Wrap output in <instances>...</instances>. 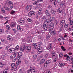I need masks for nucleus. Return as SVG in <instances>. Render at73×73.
I'll list each match as a JSON object with an SVG mask.
<instances>
[{
	"mask_svg": "<svg viewBox=\"0 0 73 73\" xmlns=\"http://www.w3.org/2000/svg\"><path fill=\"white\" fill-rule=\"evenodd\" d=\"M50 38L49 35L48 34L46 36V38L47 40H49Z\"/></svg>",
	"mask_w": 73,
	"mask_h": 73,
	"instance_id": "ea45409f",
	"label": "nucleus"
},
{
	"mask_svg": "<svg viewBox=\"0 0 73 73\" xmlns=\"http://www.w3.org/2000/svg\"><path fill=\"white\" fill-rule=\"evenodd\" d=\"M50 33L51 35L53 36L56 34V31L54 30H52L50 31Z\"/></svg>",
	"mask_w": 73,
	"mask_h": 73,
	"instance_id": "6e6552de",
	"label": "nucleus"
},
{
	"mask_svg": "<svg viewBox=\"0 0 73 73\" xmlns=\"http://www.w3.org/2000/svg\"><path fill=\"white\" fill-rule=\"evenodd\" d=\"M66 58L67 61H70V57H69V56H68V57H66Z\"/></svg>",
	"mask_w": 73,
	"mask_h": 73,
	"instance_id": "a19ab883",
	"label": "nucleus"
},
{
	"mask_svg": "<svg viewBox=\"0 0 73 73\" xmlns=\"http://www.w3.org/2000/svg\"><path fill=\"white\" fill-rule=\"evenodd\" d=\"M45 62V59H43L41 60L40 62V64H42Z\"/></svg>",
	"mask_w": 73,
	"mask_h": 73,
	"instance_id": "6ab92c4d",
	"label": "nucleus"
},
{
	"mask_svg": "<svg viewBox=\"0 0 73 73\" xmlns=\"http://www.w3.org/2000/svg\"><path fill=\"white\" fill-rule=\"evenodd\" d=\"M62 56H63V54H62V53H60L59 54V58H61L62 57Z\"/></svg>",
	"mask_w": 73,
	"mask_h": 73,
	"instance_id": "a878e982",
	"label": "nucleus"
},
{
	"mask_svg": "<svg viewBox=\"0 0 73 73\" xmlns=\"http://www.w3.org/2000/svg\"><path fill=\"white\" fill-rule=\"evenodd\" d=\"M31 15H35V12L33 11H31Z\"/></svg>",
	"mask_w": 73,
	"mask_h": 73,
	"instance_id": "c756f323",
	"label": "nucleus"
},
{
	"mask_svg": "<svg viewBox=\"0 0 73 73\" xmlns=\"http://www.w3.org/2000/svg\"><path fill=\"white\" fill-rule=\"evenodd\" d=\"M9 51L11 53H13L15 52V49L13 48H10L9 49Z\"/></svg>",
	"mask_w": 73,
	"mask_h": 73,
	"instance_id": "9b49d317",
	"label": "nucleus"
},
{
	"mask_svg": "<svg viewBox=\"0 0 73 73\" xmlns=\"http://www.w3.org/2000/svg\"><path fill=\"white\" fill-rule=\"evenodd\" d=\"M29 27V24H27L26 25V28H28Z\"/></svg>",
	"mask_w": 73,
	"mask_h": 73,
	"instance_id": "de8ad7c7",
	"label": "nucleus"
},
{
	"mask_svg": "<svg viewBox=\"0 0 73 73\" xmlns=\"http://www.w3.org/2000/svg\"><path fill=\"white\" fill-rule=\"evenodd\" d=\"M68 41H69V42H73V40L70 39L68 40Z\"/></svg>",
	"mask_w": 73,
	"mask_h": 73,
	"instance_id": "e2e57ef3",
	"label": "nucleus"
},
{
	"mask_svg": "<svg viewBox=\"0 0 73 73\" xmlns=\"http://www.w3.org/2000/svg\"><path fill=\"white\" fill-rule=\"evenodd\" d=\"M38 53H42V50H43V48L41 47H38Z\"/></svg>",
	"mask_w": 73,
	"mask_h": 73,
	"instance_id": "39448f33",
	"label": "nucleus"
},
{
	"mask_svg": "<svg viewBox=\"0 0 73 73\" xmlns=\"http://www.w3.org/2000/svg\"><path fill=\"white\" fill-rule=\"evenodd\" d=\"M4 64H3V63H2L1 62H0V67H3L4 66Z\"/></svg>",
	"mask_w": 73,
	"mask_h": 73,
	"instance_id": "4c0bfd02",
	"label": "nucleus"
},
{
	"mask_svg": "<svg viewBox=\"0 0 73 73\" xmlns=\"http://www.w3.org/2000/svg\"><path fill=\"white\" fill-rule=\"evenodd\" d=\"M17 52H15L14 54H13L14 56V57H16L17 55Z\"/></svg>",
	"mask_w": 73,
	"mask_h": 73,
	"instance_id": "c85d7f7f",
	"label": "nucleus"
},
{
	"mask_svg": "<svg viewBox=\"0 0 73 73\" xmlns=\"http://www.w3.org/2000/svg\"><path fill=\"white\" fill-rule=\"evenodd\" d=\"M42 11V8H41L39 9L38 12V15H41V14H42V12L41 11Z\"/></svg>",
	"mask_w": 73,
	"mask_h": 73,
	"instance_id": "2eb2a0df",
	"label": "nucleus"
},
{
	"mask_svg": "<svg viewBox=\"0 0 73 73\" xmlns=\"http://www.w3.org/2000/svg\"><path fill=\"white\" fill-rule=\"evenodd\" d=\"M31 50V46H26V52H29Z\"/></svg>",
	"mask_w": 73,
	"mask_h": 73,
	"instance_id": "423d86ee",
	"label": "nucleus"
},
{
	"mask_svg": "<svg viewBox=\"0 0 73 73\" xmlns=\"http://www.w3.org/2000/svg\"><path fill=\"white\" fill-rule=\"evenodd\" d=\"M13 58V56H11L10 57V58L11 60H12Z\"/></svg>",
	"mask_w": 73,
	"mask_h": 73,
	"instance_id": "69168bd1",
	"label": "nucleus"
},
{
	"mask_svg": "<svg viewBox=\"0 0 73 73\" xmlns=\"http://www.w3.org/2000/svg\"><path fill=\"white\" fill-rule=\"evenodd\" d=\"M51 54H52V57H54L56 55V53L52 51L51 53Z\"/></svg>",
	"mask_w": 73,
	"mask_h": 73,
	"instance_id": "412c9836",
	"label": "nucleus"
},
{
	"mask_svg": "<svg viewBox=\"0 0 73 73\" xmlns=\"http://www.w3.org/2000/svg\"><path fill=\"white\" fill-rule=\"evenodd\" d=\"M55 25H56L58 24V21L56 20L55 21L54 23Z\"/></svg>",
	"mask_w": 73,
	"mask_h": 73,
	"instance_id": "09e8293b",
	"label": "nucleus"
},
{
	"mask_svg": "<svg viewBox=\"0 0 73 73\" xmlns=\"http://www.w3.org/2000/svg\"><path fill=\"white\" fill-rule=\"evenodd\" d=\"M61 48L63 50H64V51H65V50H66V49H65V48H64V46H61Z\"/></svg>",
	"mask_w": 73,
	"mask_h": 73,
	"instance_id": "58836bf2",
	"label": "nucleus"
},
{
	"mask_svg": "<svg viewBox=\"0 0 73 73\" xmlns=\"http://www.w3.org/2000/svg\"><path fill=\"white\" fill-rule=\"evenodd\" d=\"M9 19V18L8 17H4V19L6 20H8Z\"/></svg>",
	"mask_w": 73,
	"mask_h": 73,
	"instance_id": "bf43d9fd",
	"label": "nucleus"
},
{
	"mask_svg": "<svg viewBox=\"0 0 73 73\" xmlns=\"http://www.w3.org/2000/svg\"><path fill=\"white\" fill-rule=\"evenodd\" d=\"M46 73H51V72H50V71H49V70H47Z\"/></svg>",
	"mask_w": 73,
	"mask_h": 73,
	"instance_id": "774afa93",
	"label": "nucleus"
},
{
	"mask_svg": "<svg viewBox=\"0 0 73 73\" xmlns=\"http://www.w3.org/2000/svg\"><path fill=\"white\" fill-rule=\"evenodd\" d=\"M49 24H48L47 25V24H44H44L43 25V27H44V31H46L47 30V29H48V28H47V25H49Z\"/></svg>",
	"mask_w": 73,
	"mask_h": 73,
	"instance_id": "9d476101",
	"label": "nucleus"
},
{
	"mask_svg": "<svg viewBox=\"0 0 73 73\" xmlns=\"http://www.w3.org/2000/svg\"><path fill=\"white\" fill-rule=\"evenodd\" d=\"M16 24L15 23H12L11 24V27H14L15 26H16Z\"/></svg>",
	"mask_w": 73,
	"mask_h": 73,
	"instance_id": "dca6fc26",
	"label": "nucleus"
},
{
	"mask_svg": "<svg viewBox=\"0 0 73 73\" xmlns=\"http://www.w3.org/2000/svg\"><path fill=\"white\" fill-rule=\"evenodd\" d=\"M47 64H48L47 63H45L44 64V67H45V68H46V67L47 66Z\"/></svg>",
	"mask_w": 73,
	"mask_h": 73,
	"instance_id": "864d4df0",
	"label": "nucleus"
},
{
	"mask_svg": "<svg viewBox=\"0 0 73 73\" xmlns=\"http://www.w3.org/2000/svg\"><path fill=\"white\" fill-rule=\"evenodd\" d=\"M54 61H57V57H55L54 58Z\"/></svg>",
	"mask_w": 73,
	"mask_h": 73,
	"instance_id": "5fc2aeb1",
	"label": "nucleus"
},
{
	"mask_svg": "<svg viewBox=\"0 0 73 73\" xmlns=\"http://www.w3.org/2000/svg\"><path fill=\"white\" fill-rule=\"evenodd\" d=\"M32 73H36V71L34 69H33L32 70Z\"/></svg>",
	"mask_w": 73,
	"mask_h": 73,
	"instance_id": "49530a36",
	"label": "nucleus"
},
{
	"mask_svg": "<svg viewBox=\"0 0 73 73\" xmlns=\"http://www.w3.org/2000/svg\"><path fill=\"white\" fill-rule=\"evenodd\" d=\"M28 16H29V17H31V16H32V14L30 12L29 14H28Z\"/></svg>",
	"mask_w": 73,
	"mask_h": 73,
	"instance_id": "79ce46f5",
	"label": "nucleus"
},
{
	"mask_svg": "<svg viewBox=\"0 0 73 73\" xmlns=\"http://www.w3.org/2000/svg\"><path fill=\"white\" fill-rule=\"evenodd\" d=\"M4 33V29H0V33Z\"/></svg>",
	"mask_w": 73,
	"mask_h": 73,
	"instance_id": "5701e85b",
	"label": "nucleus"
},
{
	"mask_svg": "<svg viewBox=\"0 0 73 73\" xmlns=\"http://www.w3.org/2000/svg\"><path fill=\"white\" fill-rule=\"evenodd\" d=\"M31 15H35V12L33 11H31Z\"/></svg>",
	"mask_w": 73,
	"mask_h": 73,
	"instance_id": "7c9ffc66",
	"label": "nucleus"
},
{
	"mask_svg": "<svg viewBox=\"0 0 73 73\" xmlns=\"http://www.w3.org/2000/svg\"><path fill=\"white\" fill-rule=\"evenodd\" d=\"M12 60L13 62H15V61H16V58H15V57H14L12 59Z\"/></svg>",
	"mask_w": 73,
	"mask_h": 73,
	"instance_id": "8fccbe9b",
	"label": "nucleus"
},
{
	"mask_svg": "<svg viewBox=\"0 0 73 73\" xmlns=\"http://www.w3.org/2000/svg\"><path fill=\"white\" fill-rule=\"evenodd\" d=\"M32 45L33 46H34V48L36 49V48L38 46H39V45H41V43L40 42H37V43H34Z\"/></svg>",
	"mask_w": 73,
	"mask_h": 73,
	"instance_id": "f03ea898",
	"label": "nucleus"
},
{
	"mask_svg": "<svg viewBox=\"0 0 73 73\" xmlns=\"http://www.w3.org/2000/svg\"><path fill=\"white\" fill-rule=\"evenodd\" d=\"M64 65H65V64L64 63H60L59 64V66L62 68Z\"/></svg>",
	"mask_w": 73,
	"mask_h": 73,
	"instance_id": "f3484780",
	"label": "nucleus"
},
{
	"mask_svg": "<svg viewBox=\"0 0 73 73\" xmlns=\"http://www.w3.org/2000/svg\"><path fill=\"white\" fill-rule=\"evenodd\" d=\"M27 20L28 21V22H29L30 23H33V21H32V20L31 19V18H28L27 19Z\"/></svg>",
	"mask_w": 73,
	"mask_h": 73,
	"instance_id": "bb28decb",
	"label": "nucleus"
},
{
	"mask_svg": "<svg viewBox=\"0 0 73 73\" xmlns=\"http://www.w3.org/2000/svg\"><path fill=\"white\" fill-rule=\"evenodd\" d=\"M22 55L23 53H22L21 52H19L18 56H21Z\"/></svg>",
	"mask_w": 73,
	"mask_h": 73,
	"instance_id": "e433bc0d",
	"label": "nucleus"
},
{
	"mask_svg": "<svg viewBox=\"0 0 73 73\" xmlns=\"http://www.w3.org/2000/svg\"><path fill=\"white\" fill-rule=\"evenodd\" d=\"M45 13L46 15H48V13H49V12H48V11H45Z\"/></svg>",
	"mask_w": 73,
	"mask_h": 73,
	"instance_id": "603ef678",
	"label": "nucleus"
},
{
	"mask_svg": "<svg viewBox=\"0 0 73 73\" xmlns=\"http://www.w3.org/2000/svg\"><path fill=\"white\" fill-rule=\"evenodd\" d=\"M13 31L14 33H17V30L15 29H13Z\"/></svg>",
	"mask_w": 73,
	"mask_h": 73,
	"instance_id": "393cba45",
	"label": "nucleus"
},
{
	"mask_svg": "<svg viewBox=\"0 0 73 73\" xmlns=\"http://www.w3.org/2000/svg\"><path fill=\"white\" fill-rule=\"evenodd\" d=\"M54 26V25L53 24L51 23H50V25H49V28L48 29L49 30H51L52 29H53V27Z\"/></svg>",
	"mask_w": 73,
	"mask_h": 73,
	"instance_id": "1a4fd4ad",
	"label": "nucleus"
},
{
	"mask_svg": "<svg viewBox=\"0 0 73 73\" xmlns=\"http://www.w3.org/2000/svg\"><path fill=\"white\" fill-rule=\"evenodd\" d=\"M21 56H17V60H19V58H20L21 57Z\"/></svg>",
	"mask_w": 73,
	"mask_h": 73,
	"instance_id": "052dcab7",
	"label": "nucleus"
},
{
	"mask_svg": "<svg viewBox=\"0 0 73 73\" xmlns=\"http://www.w3.org/2000/svg\"><path fill=\"white\" fill-rule=\"evenodd\" d=\"M6 28L7 29L9 30V29H10V26L8 25H7V26H6Z\"/></svg>",
	"mask_w": 73,
	"mask_h": 73,
	"instance_id": "c9c22d12",
	"label": "nucleus"
},
{
	"mask_svg": "<svg viewBox=\"0 0 73 73\" xmlns=\"http://www.w3.org/2000/svg\"><path fill=\"white\" fill-rule=\"evenodd\" d=\"M38 1H35V2H34L33 3V4L35 5H37V4H38Z\"/></svg>",
	"mask_w": 73,
	"mask_h": 73,
	"instance_id": "cd10ccee",
	"label": "nucleus"
},
{
	"mask_svg": "<svg viewBox=\"0 0 73 73\" xmlns=\"http://www.w3.org/2000/svg\"><path fill=\"white\" fill-rule=\"evenodd\" d=\"M19 21V23L21 25H23L24 24V23L25 22V20L24 19H19L18 20Z\"/></svg>",
	"mask_w": 73,
	"mask_h": 73,
	"instance_id": "20e7f679",
	"label": "nucleus"
},
{
	"mask_svg": "<svg viewBox=\"0 0 73 73\" xmlns=\"http://www.w3.org/2000/svg\"><path fill=\"white\" fill-rule=\"evenodd\" d=\"M55 20V17L53 16H51L48 17V19H47L46 21L44 22V24H47L48 25V24L50 23V22L52 23L53 20Z\"/></svg>",
	"mask_w": 73,
	"mask_h": 73,
	"instance_id": "f257e3e1",
	"label": "nucleus"
},
{
	"mask_svg": "<svg viewBox=\"0 0 73 73\" xmlns=\"http://www.w3.org/2000/svg\"><path fill=\"white\" fill-rule=\"evenodd\" d=\"M46 63L47 64H50V60H48Z\"/></svg>",
	"mask_w": 73,
	"mask_h": 73,
	"instance_id": "6e6d98bb",
	"label": "nucleus"
},
{
	"mask_svg": "<svg viewBox=\"0 0 73 73\" xmlns=\"http://www.w3.org/2000/svg\"><path fill=\"white\" fill-rule=\"evenodd\" d=\"M52 44H50V45L49 46L48 48V50H50L51 49V47H52Z\"/></svg>",
	"mask_w": 73,
	"mask_h": 73,
	"instance_id": "4be33fe9",
	"label": "nucleus"
},
{
	"mask_svg": "<svg viewBox=\"0 0 73 73\" xmlns=\"http://www.w3.org/2000/svg\"><path fill=\"white\" fill-rule=\"evenodd\" d=\"M44 57H45V58H47L48 57H49V55L48 54H45L44 55Z\"/></svg>",
	"mask_w": 73,
	"mask_h": 73,
	"instance_id": "b1692460",
	"label": "nucleus"
},
{
	"mask_svg": "<svg viewBox=\"0 0 73 73\" xmlns=\"http://www.w3.org/2000/svg\"><path fill=\"white\" fill-rule=\"evenodd\" d=\"M64 23H65V20H62L61 22V24H64Z\"/></svg>",
	"mask_w": 73,
	"mask_h": 73,
	"instance_id": "3c124183",
	"label": "nucleus"
},
{
	"mask_svg": "<svg viewBox=\"0 0 73 73\" xmlns=\"http://www.w3.org/2000/svg\"><path fill=\"white\" fill-rule=\"evenodd\" d=\"M32 8V5H28L26 8V10L27 11H31Z\"/></svg>",
	"mask_w": 73,
	"mask_h": 73,
	"instance_id": "7ed1b4c3",
	"label": "nucleus"
},
{
	"mask_svg": "<svg viewBox=\"0 0 73 73\" xmlns=\"http://www.w3.org/2000/svg\"><path fill=\"white\" fill-rule=\"evenodd\" d=\"M19 46L18 45L17 46H16V47L15 48V50H18L19 49Z\"/></svg>",
	"mask_w": 73,
	"mask_h": 73,
	"instance_id": "2f4dec72",
	"label": "nucleus"
},
{
	"mask_svg": "<svg viewBox=\"0 0 73 73\" xmlns=\"http://www.w3.org/2000/svg\"><path fill=\"white\" fill-rule=\"evenodd\" d=\"M27 41L28 42H31L32 41V40L28 39L27 40Z\"/></svg>",
	"mask_w": 73,
	"mask_h": 73,
	"instance_id": "72a5a7b5",
	"label": "nucleus"
},
{
	"mask_svg": "<svg viewBox=\"0 0 73 73\" xmlns=\"http://www.w3.org/2000/svg\"><path fill=\"white\" fill-rule=\"evenodd\" d=\"M38 57V55L37 54H35L34 55L33 57V58H37V57Z\"/></svg>",
	"mask_w": 73,
	"mask_h": 73,
	"instance_id": "aec40b11",
	"label": "nucleus"
},
{
	"mask_svg": "<svg viewBox=\"0 0 73 73\" xmlns=\"http://www.w3.org/2000/svg\"><path fill=\"white\" fill-rule=\"evenodd\" d=\"M7 72H8V71H7V70H4L3 71V73H7Z\"/></svg>",
	"mask_w": 73,
	"mask_h": 73,
	"instance_id": "0e129e2a",
	"label": "nucleus"
},
{
	"mask_svg": "<svg viewBox=\"0 0 73 73\" xmlns=\"http://www.w3.org/2000/svg\"><path fill=\"white\" fill-rule=\"evenodd\" d=\"M63 29V25H62L59 29L60 31H61Z\"/></svg>",
	"mask_w": 73,
	"mask_h": 73,
	"instance_id": "37998d69",
	"label": "nucleus"
},
{
	"mask_svg": "<svg viewBox=\"0 0 73 73\" xmlns=\"http://www.w3.org/2000/svg\"><path fill=\"white\" fill-rule=\"evenodd\" d=\"M15 13V11L13 10H12L11 11V12L10 13L11 14H14V13Z\"/></svg>",
	"mask_w": 73,
	"mask_h": 73,
	"instance_id": "c03bdc74",
	"label": "nucleus"
},
{
	"mask_svg": "<svg viewBox=\"0 0 73 73\" xmlns=\"http://www.w3.org/2000/svg\"><path fill=\"white\" fill-rule=\"evenodd\" d=\"M58 12L59 13H61L62 12V11H61V9H60V8H58Z\"/></svg>",
	"mask_w": 73,
	"mask_h": 73,
	"instance_id": "a18cd8bd",
	"label": "nucleus"
},
{
	"mask_svg": "<svg viewBox=\"0 0 73 73\" xmlns=\"http://www.w3.org/2000/svg\"><path fill=\"white\" fill-rule=\"evenodd\" d=\"M19 73H23V71H22V70H20L19 71Z\"/></svg>",
	"mask_w": 73,
	"mask_h": 73,
	"instance_id": "680f3d73",
	"label": "nucleus"
},
{
	"mask_svg": "<svg viewBox=\"0 0 73 73\" xmlns=\"http://www.w3.org/2000/svg\"><path fill=\"white\" fill-rule=\"evenodd\" d=\"M41 72L44 73L45 72V70L44 68H41L40 69Z\"/></svg>",
	"mask_w": 73,
	"mask_h": 73,
	"instance_id": "473e14b6",
	"label": "nucleus"
},
{
	"mask_svg": "<svg viewBox=\"0 0 73 73\" xmlns=\"http://www.w3.org/2000/svg\"><path fill=\"white\" fill-rule=\"evenodd\" d=\"M21 63V60H19L16 62V66H18L19 65V64H20Z\"/></svg>",
	"mask_w": 73,
	"mask_h": 73,
	"instance_id": "a211bd4d",
	"label": "nucleus"
},
{
	"mask_svg": "<svg viewBox=\"0 0 73 73\" xmlns=\"http://www.w3.org/2000/svg\"><path fill=\"white\" fill-rule=\"evenodd\" d=\"M17 29L18 30H20L21 29V27H20V26L19 25H18L17 26Z\"/></svg>",
	"mask_w": 73,
	"mask_h": 73,
	"instance_id": "f704fd0d",
	"label": "nucleus"
},
{
	"mask_svg": "<svg viewBox=\"0 0 73 73\" xmlns=\"http://www.w3.org/2000/svg\"><path fill=\"white\" fill-rule=\"evenodd\" d=\"M4 8L6 10H7L8 11H10V10H11L12 9V7H11V8L9 9V7H7V6H5Z\"/></svg>",
	"mask_w": 73,
	"mask_h": 73,
	"instance_id": "4468645a",
	"label": "nucleus"
},
{
	"mask_svg": "<svg viewBox=\"0 0 73 73\" xmlns=\"http://www.w3.org/2000/svg\"><path fill=\"white\" fill-rule=\"evenodd\" d=\"M10 46H11V45H10V44H9L6 47V48L7 49H8V48H9V47H10Z\"/></svg>",
	"mask_w": 73,
	"mask_h": 73,
	"instance_id": "13d9d810",
	"label": "nucleus"
},
{
	"mask_svg": "<svg viewBox=\"0 0 73 73\" xmlns=\"http://www.w3.org/2000/svg\"><path fill=\"white\" fill-rule=\"evenodd\" d=\"M7 40H10V42H12L13 41V39L12 37L10 35H8L7 36Z\"/></svg>",
	"mask_w": 73,
	"mask_h": 73,
	"instance_id": "0eeeda50",
	"label": "nucleus"
},
{
	"mask_svg": "<svg viewBox=\"0 0 73 73\" xmlns=\"http://www.w3.org/2000/svg\"><path fill=\"white\" fill-rule=\"evenodd\" d=\"M1 41L3 42H5V39H1Z\"/></svg>",
	"mask_w": 73,
	"mask_h": 73,
	"instance_id": "4d7b16f0",
	"label": "nucleus"
},
{
	"mask_svg": "<svg viewBox=\"0 0 73 73\" xmlns=\"http://www.w3.org/2000/svg\"><path fill=\"white\" fill-rule=\"evenodd\" d=\"M25 48V46H22L20 48V50L22 52H24Z\"/></svg>",
	"mask_w": 73,
	"mask_h": 73,
	"instance_id": "f8f14e48",
	"label": "nucleus"
},
{
	"mask_svg": "<svg viewBox=\"0 0 73 73\" xmlns=\"http://www.w3.org/2000/svg\"><path fill=\"white\" fill-rule=\"evenodd\" d=\"M31 71H32V70L30 69L28 70L27 71L28 73H30V72H31Z\"/></svg>",
	"mask_w": 73,
	"mask_h": 73,
	"instance_id": "338daca9",
	"label": "nucleus"
},
{
	"mask_svg": "<svg viewBox=\"0 0 73 73\" xmlns=\"http://www.w3.org/2000/svg\"><path fill=\"white\" fill-rule=\"evenodd\" d=\"M15 66V63H13L11 64V70H13Z\"/></svg>",
	"mask_w": 73,
	"mask_h": 73,
	"instance_id": "ddd939ff",
	"label": "nucleus"
}]
</instances>
